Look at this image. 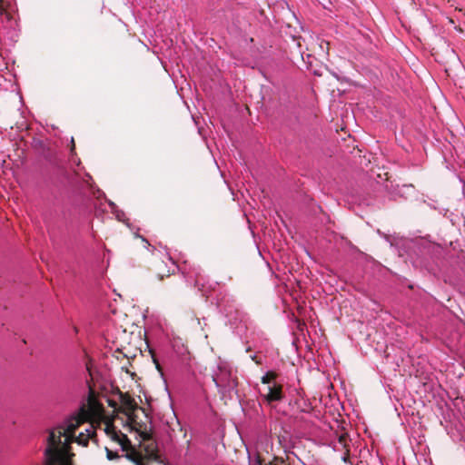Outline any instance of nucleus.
Here are the masks:
<instances>
[{
  "mask_svg": "<svg viewBox=\"0 0 465 465\" xmlns=\"http://www.w3.org/2000/svg\"><path fill=\"white\" fill-rule=\"evenodd\" d=\"M87 420L103 422L105 434L113 443L119 446L120 450L126 452L124 457L136 465H143L142 454L131 445L127 436L117 430L112 420L104 417L102 405L92 394L83 402L77 411L49 430L44 465H71L70 444L75 441L85 447L88 445L89 440L94 436V429L92 424L85 429L84 432H80L77 437L74 436V430L80 424Z\"/></svg>",
  "mask_w": 465,
  "mask_h": 465,
  "instance_id": "obj_1",
  "label": "nucleus"
},
{
  "mask_svg": "<svg viewBox=\"0 0 465 465\" xmlns=\"http://www.w3.org/2000/svg\"><path fill=\"white\" fill-rule=\"evenodd\" d=\"M213 381L220 393L223 396L234 391L237 386L236 379L232 374V369L223 362L220 363L217 371L213 372Z\"/></svg>",
  "mask_w": 465,
  "mask_h": 465,
  "instance_id": "obj_2",
  "label": "nucleus"
},
{
  "mask_svg": "<svg viewBox=\"0 0 465 465\" xmlns=\"http://www.w3.org/2000/svg\"><path fill=\"white\" fill-rule=\"evenodd\" d=\"M263 396L269 402L279 401L282 398L281 388L268 385Z\"/></svg>",
  "mask_w": 465,
  "mask_h": 465,
  "instance_id": "obj_3",
  "label": "nucleus"
},
{
  "mask_svg": "<svg viewBox=\"0 0 465 465\" xmlns=\"http://www.w3.org/2000/svg\"><path fill=\"white\" fill-rule=\"evenodd\" d=\"M105 451H106V458L109 460H116V459H118L120 457L118 455V451L117 450H113L109 447H105Z\"/></svg>",
  "mask_w": 465,
  "mask_h": 465,
  "instance_id": "obj_4",
  "label": "nucleus"
},
{
  "mask_svg": "<svg viewBox=\"0 0 465 465\" xmlns=\"http://www.w3.org/2000/svg\"><path fill=\"white\" fill-rule=\"evenodd\" d=\"M110 206H111L112 212L114 213H115L117 220L124 221V213L123 212L118 211L117 207L115 206V204L114 203H110Z\"/></svg>",
  "mask_w": 465,
  "mask_h": 465,
  "instance_id": "obj_5",
  "label": "nucleus"
},
{
  "mask_svg": "<svg viewBox=\"0 0 465 465\" xmlns=\"http://www.w3.org/2000/svg\"><path fill=\"white\" fill-rule=\"evenodd\" d=\"M144 450L147 453V455L151 458V459H156L157 455L155 453V450H154V446L153 443H151L150 445H147L144 447Z\"/></svg>",
  "mask_w": 465,
  "mask_h": 465,
  "instance_id": "obj_6",
  "label": "nucleus"
},
{
  "mask_svg": "<svg viewBox=\"0 0 465 465\" xmlns=\"http://www.w3.org/2000/svg\"><path fill=\"white\" fill-rule=\"evenodd\" d=\"M272 379H274V375L271 372H267L262 377V382L263 384H270Z\"/></svg>",
  "mask_w": 465,
  "mask_h": 465,
  "instance_id": "obj_7",
  "label": "nucleus"
},
{
  "mask_svg": "<svg viewBox=\"0 0 465 465\" xmlns=\"http://www.w3.org/2000/svg\"><path fill=\"white\" fill-rule=\"evenodd\" d=\"M140 437L143 440H148L150 439V434L147 431H141Z\"/></svg>",
  "mask_w": 465,
  "mask_h": 465,
  "instance_id": "obj_8",
  "label": "nucleus"
},
{
  "mask_svg": "<svg viewBox=\"0 0 465 465\" xmlns=\"http://www.w3.org/2000/svg\"><path fill=\"white\" fill-rule=\"evenodd\" d=\"M4 14H5V11L3 7V0H0V15H2Z\"/></svg>",
  "mask_w": 465,
  "mask_h": 465,
  "instance_id": "obj_9",
  "label": "nucleus"
},
{
  "mask_svg": "<svg viewBox=\"0 0 465 465\" xmlns=\"http://www.w3.org/2000/svg\"><path fill=\"white\" fill-rule=\"evenodd\" d=\"M125 427H127L131 430H133V424L130 417L128 418V423L125 425Z\"/></svg>",
  "mask_w": 465,
  "mask_h": 465,
  "instance_id": "obj_10",
  "label": "nucleus"
},
{
  "mask_svg": "<svg viewBox=\"0 0 465 465\" xmlns=\"http://www.w3.org/2000/svg\"><path fill=\"white\" fill-rule=\"evenodd\" d=\"M2 78V76L0 75V79Z\"/></svg>",
  "mask_w": 465,
  "mask_h": 465,
  "instance_id": "obj_11",
  "label": "nucleus"
}]
</instances>
